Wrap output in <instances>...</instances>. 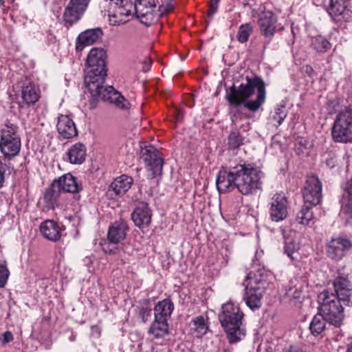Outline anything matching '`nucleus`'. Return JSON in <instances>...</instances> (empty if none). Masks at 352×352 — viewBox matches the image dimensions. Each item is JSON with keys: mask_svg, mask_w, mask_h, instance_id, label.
<instances>
[{"mask_svg": "<svg viewBox=\"0 0 352 352\" xmlns=\"http://www.w3.org/2000/svg\"><path fill=\"white\" fill-rule=\"evenodd\" d=\"M140 122H141V121H138L137 120V122L135 123V125H140Z\"/></svg>", "mask_w": 352, "mask_h": 352, "instance_id": "55", "label": "nucleus"}, {"mask_svg": "<svg viewBox=\"0 0 352 352\" xmlns=\"http://www.w3.org/2000/svg\"><path fill=\"white\" fill-rule=\"evenodd\" d=\"M66 1L67 0H54V3L58 6V8H60Z\"/></svg>", "mask_w": 352, "mask_h": 352, "instance_id": "49", "label": "nucleus"}, {"mask_svg": "<svg viewBox=\"0 0 352 352\" xmlns=\"http://www.w3.org/2000/svg\"><path fill=\"white\" fill-rule=\"evenodd\" d=\"M302 192L305 204H309L310 206L318 205L322 199L321 182L315 175L307 176Z\"/></svg>", "mask_w": 352, "mask_h": 352, "instance_id": "13", "label": "nucleus"}, {"mask_svg": "<svg viewBox=\"0 0 352 352\" xmlns=\"http://www.w3.org/2000/svg\"><path fill=\"white\" fill-rule=\"evenodd\" d=\"M332 137L336 142H352V107H345L338 113L332 128Z\"/></svg>", "mask_w": 352, "mask_h": 352, "instance_id": "7", "label": "nucleus"}, {"mask_svg": "<svg viewBox=\"0 0 352 352\" xmlns=\"http://www.w3.org/2000/svg\"><path fill=\"white\" fill-rule=\"evenodd\" d=\"M18 129L16 124L7 122L0 130V151L3 154L1 159L6 162H10L20 153L21 142Z\"/></svg>", "mask_w": 352, "mask_h": 352, "instance_id": "6", "label": "nucleus"}, {"mask_svg": "<svg viewBox=\"0 0 352 352\" xmlns=\"http://www.w3.org/2000/svg\"><path fill=\"white\" fill-rule=\"evenodd\" d=\"M127 229L128 228L125 222H115L109 229L108 240L113 243H120L125 238Z\"/></svg>", "mask_w": 352, "mask_h": 352, "instance_id": "31", "label": "nucleus"}, {"mask_svg": "<svg viewBox=\"0 0 352 352\" xmlns=\"http://www.w3.org/2000/svg\"><path fill=\"white\" fill-rule=\"evenodd\" d=\"M260 32L267 41L264 43L263 49H265L272 41L276 32L281 31L284 28L278 23L276 15L270 10L264 11L258 19Z\"/></svg>", "mask_w": 352, "mask_h": 352, "instance_id": "11", "label": "nucleus"}, {"mask_svg": "<svg viewBox=\"0 0 352 352\" xmlns=\"http://www.w3.org/2000/svg\"><path fill=\"white\" fill-rule=\"evenodd\" d=\"M334 294L344 305L352 304V283L346 275L338 272V276L333 281Z\"/></svg>", "mask_w": 352, "mask_h": 352, "instance_id": "16", "label": "nucleus"}, {"mask_svg": "<svg viewBox=\"0 0 352 352\" xmlns=\"http://www.w3.org/2000/svg\"><path fill=\"white\" fill-rule=\"evenodd\" d=\"M326 164L330 168H333L336 164V160L334 157H330L326 159Z\"/></svg>", "mask_w": 352, "mask_h": 352, "instance_id": "48", "label": "nucleus"}, {"mask_svg": "<svg viewBox=\"0 0 352 352\" xmlns=\"http://www.w3.org/2000/svg\"><path fill=\"white\" fill-rule=\"evenodd\" d=\"M191 330L196 333L198 337H201L207 333L208 325L204 316H199L192 320Z\"/></svg>", "mask_w": 352, "mask_h": 352, "instance_id": "35", "label": "nucleus"}, {"mask_svg": "<svg viewBox=\"0 0 352 352\" xmlns=\"http://www.w3.org/2000/svg\"><path fill=\"white\" fill-rule=\"evenodd\" d=\"M352 247L351 241L344 237L332 239L327 245L328 256L335 261L341 260Z\"/></svg>", "mask_w": 352, "mask_h": 352, "instance_id": "17", "label": "nucleus"}, {"mask_svg": "<svg viewBox=\"0 0 352 352\" xmlns=\"http://www.w3.org/2000/svg\"><path fill=\"white\" fill-rule=\"evenodd\" d=\"M152 64L153 60L148 52L135 55L133 58V75L135 74L137 80L145 82L144 75L150 70Z\"/></svg>", "mask_w": 352, "mask_h": 352, "instance_id": "21", "label": "nucleus"}, {"mask_svg": "<svg viewBox=\"0 0 352 352\" xmlns=\"http://www.w3.org/2000/svg\"><path fill=\"white\" fill-rule=\"evenodd\" d=\"M103 31L100 28L87 29L82 32L76 40V50L81 52L85 46L93 45L103 36Z\"/></svg>", "mask_w": 352, "mask_h": 352, "instance_id": "20", "label": "nucleus"}, {"mask_svg": "<svg viewBox=\"0 0 352 352\" xmlns=\"http://www.w3.org/2000/svg\"><path fill=\"white\" fill-rule=\"evenodd\" d=\"M264 173L254 164L238 163L222 167L216 178V186L220 193L234 189L243 195L255 194L261 190Z\"/></svg>", "mask_w": 352, "mask_h": 352, "instance_id": "1", "label": "nucleus"}, {"mask_svg": "<svg viewBox=\"0 0 352 352\" xmlns=\"http://www.w3.org/2000/svg\"><path fill=\"white\" fill-rule=\"evenodd\" d=\"M132 3L128 0H117L109 10V21L111 25H120L129 21Z\"/></svg>", "mask_w": 352, "mask_h": 352, "instance_id": "14", "label": "nucleus"}, {"mask_svg": "<svg viewBox=\"0 0 352 352\" xmlns=\"http://www.w3.org/2000/svg\"><path fill=\"white\" fill-rule=\"evenodd\" d=\"M243 285L245 290L243 299L247 306L252 311L259 309L262 304L264 283L261 280L252 277L250 272L247 275Z\"/></svg>", "mask_w": 352, "mask_h": 352, "instance_id": "9", "label": "nucleus"}, {"mask_svg": "<svg viewBox=\"0 0 352 352\" xmlns=\"http://www.w3.org/2000/svg\"><path fill=\"white\" fill-rule=\"evenodd\" d=\"M223 352H232V349L228 348L225 349Z\"/></svg>", "mask_w": 352, "mask_h": 352, "instance_id": "52", "label": "nucleus"}, {"mask_svg": "<svg viewBox=\"0 0 352 352\" xmlns=\"http://www.w3.org/2000/svg\"><path fill=\"white\" fill-rule=\"evenodd\" d=\"M220 0H210L208 16L211 19L217 12Z\"/></svg>", "mask_w": 352, "mask_h": 352, "instance_id": "45", "label": "nucleus"}, {"mask_svg": "<svg viewBox=\"0 0 352 352\" xmlns=\"http://www.w3.org/2000/svg\"><path fill=\"white\" fill-rule=\"evenodd\" d=\"M244 137L237 131L230 132L228 138V146L230 149L238 148L244 143Z\"/></svg>", "mask_w": 352, "mask_h": 352, "instance_id": "39", "label": "nucleus"}, {"mask_svg": "<svg viewBox=\"0 0 352 352\" xmlns=\"http://www.w3.org/2000/svg\"><path fill=\"white\" fill-rule=\"evenodd\" d=\"M107 69H87L85 83L91 98L89 100L90 109H94L99 100L107 101L121 109L130 107V102L113 86L104 87L107 76Z\"/></svg>", "mask_w": 352, "mask_h": 352, "instance_id": "3", "label": "nucleus"}, {"mask_svg": "<svg viewBox=\"0 0 352 352\" xmlns=\"http://www.w3.org/2000/svg\"><path fill=\"white\" fill-rule=\"evenodd\" d=\"M286 116H287V113L285 111V106L281 105V106L277 107L275 109L274 115L273 116V120L276 121V122L278 124L277 126H280L284 121Z\"/></svg>", "mask_w": 352, "mask_h": 352, "instance_id": "42", "label": "nucleus"}, {"mask_svg": "<svg viewBox=\"0 0 352 352\" xmlns=\"http://www.w3.org/2000/svg\"><path fill=\"white\" fill-rule=\"evenodd\" d=\"M294 297H295V298H298V297H299V296H298V295H295V296H294Z\"/></svg>", "mask_w": 352, "mask_h": 352, "instance_id": "56", "label": "nucleus"}, {"mask_svg": "<svg viewBox=\"0 0 352 352\" xmlns=\"http://www.w3.org/2000/svg\"><path fill=\"white\" fill-rule=\"evenodd\" d=\"M56 128L60 135L64 139H70L78 135L74 122L66 115L58 116Z\"/></svg>", "mask_w": 352, "mask_h": 352, "instance_id": "25", "label": "nucleus"}, {"mask_svg": "<svg viewBox=\"0 0 352 352\" xmlns=\"http://www.w3.org/2000/svg\"><path fill=\"white\" fill-rule=\"evenodd\" d=\"M265 84L259 76L246 77V83L239 87L233 85L227 91L226 99L230 107V113L232 122H237L243 116V107L255 112L265 101Z\"/></svg>", "mask_w": 352, "mask_h": 352, "instance_id": "2", "label": "nucleus"}, {"mask_svg": "<svg viewBox=\"0 0 352 352\" xmlns=\"http://www.w3.org/2000/svg\"><path fill=\"white\" fill-rule=\"evenodd\" d=\"M327 321L324 317L318 313L315 315L310 322L309 329L311 333L314 336H318L322 333L325 329V324Z\"/></svg>", "mask_w": 352, "mask_h": 352, "instance_id": "34", "label": "nucleus"}, {"mask_svg": "<svg viewBox=\"0 0 352 352\" xmlns=\"http://www.w3.org/2000/svg\"><path fill=\"white\" fill-rule=\"evenodd\" d=\"M60 193V188H57V184L53 181L43 193V202L47 209L53 210L55 208Z\"/></svg>", "mask_w": 352, "mask_h": 352, "instance_id": "28", "label": "nucleus"}, {"mask_svg": "<svg viewBox=\"0 0 352 352\" xmlns=\"http://www.w3.org/2000/svg\"><path fill=\"white\" fill-rule=\"evenodd\" d=\"M4 3V0H0V7Z\"/></svg>", "mask_w": 352, "mask_h": 352, "instance_id": "53", "label": "nucleus"}, {"mask_svg": "<svg viewBox=\"0 0 352 352\" xmlns=\"http://www.w3.org/2000/svg\"><path fill=\"white\" fill-rule=\"evenodd\" d=\"M53 181L57 184V188H60L61 192L73 193L75 199H80L78 192L82 190V186L71 173L65 174Z\"/></svg>", "mask_w": 352, "mask_h": 352, "instance_id": "19", "label": "nucleus"}, {"mask_svg": "<svg viewBox=\"0 0 352 352\" xmlns=\"http://www.w3.org/2000/svg\"><path fill=\"white\" fill-rule=\"evenodd\" d=\"M140 160L144 162L146 165L148 177L151 179L158 177L162 175L164 160L160 151L152 145H146L145 142H140Z\"/></svg>", "mask_w": 352, "mask_h": 352, "instance_id": "8", "label": "nucleus"}, {"mask_svg": "<svg viewBox=\"0 0 352 352\" xmlns=\"http://www.w3.org/2000/svg\"><path fill=\"white\" fill-rule=\"evenodd\" d=\"M10 272L5 263L0 262V288L4 287L7 283Z\"/></svg>", "mask_w": 352, "mask_h": 352, "instance_id": "43", "label": "nucleus"}, {"mask_svg": "<svg viewBox=\"0 0 352 352\" xmlns=\"http://www.w3.org/2000/svg\"><path fill=\"white\" fill-rule=\"evenodd\" d=\"M318 311L326 319L327 322L336 327H340L343 321L344 308L334 293L328 291L322 292L318 297Z\"/></svg>", "mask_w": 352, "mask_h": 352, "instance_id": "5", "label": "nucleus"}, {"mask_svg": "<svg viewBox=\"0 0 352 352\" xmlns=\"http://www.w3.org/2000/svg\"><path fill=\"white\" fill-rule=\"evenodd\" d=\"M132 184V178L126 175H122L116 179L111 184V188L116 195L125 193Z\"/></svg>", "mask_w": 352, "mask_h": 352, "instance_id": "33", "label": "nucleus"}, {"mask_svg": "<svg viewBox=\"0 0 352 352\" xmlns=\"http://www.w3.org/2000/svg\"><path fill=\"white\" fill-rule=\"evenodd\" d=\"M139 317L142 322H146L151 315V308L150 302L148 300H144L140 302V306L138 307L136 310Z\"/></svg>", "mask_w": 352, "mask_h": 352, "instance_id": "41", "label": "nucleus"}, {"mask_svg": "<svg viewBox=\"0 0 352 352\" xmlns=\"http://www.w3.org/2000/svg\"><path fill=\"white\" fill-rule=\"evenodd\" d=\"M340 204V214L344 216L348 223H352V179L345 184Z\"/></svg>", "mask_w": 352, "mask_h": 352, "instance_id": "24", "label": "nucleus"}, {"mask_svg": "<svg viewBox=\"0 0 352 352\" xmlns=\"http://www.w3.org/2000/svg\"><path fill=\"white\" fill-rule=\"evenodd\" d=\"M148 333L153 338H163L169 333V325L168 321L155 319L148 329Z\"/></svg>", "mask_w": 352, "mask_h": 352, "instance_id": "32", "label": "nucleus"}, {"mask_svg": "<svg viewBox=\"0 0 352 352\" xmlns=\"http://www.w3.org/2000/svg\"><path fill=\"white\" fill-rule=\"evenodd\" d=\"M346 352H352V342L347 345Z\"/></svg>", "mask_w": 352, "mask_h": 352, "instance_id": "50", "label": "nucleus"}, {"mask_svg": "<svg viewBox=\"0 0 352 352\" xmlns=\"http://www.w3.org/2000/svg\"><path fill=\"white\" fill-rule=\"evenodd\" d=\"M173 309L174 305L170 299H164L158 302L154 308L155 319L168 321Z\"/></svg>", "mask_w": 352, "mask_h": 352, "instance_id": "29", "label": "nucleus"}, {"mask_svg": "<svg viewBox=\"0 0 352 352\" xmlns=\"http://www.w3.org/2000/svg\"><path fill=\"white\" fill-rule=\"evenodd\" d=\"M287 199L283 192L276 193L270 202L269 214L272 221L278 222L287 216Z\"/></svg>", "mask_w": 352, "mask_h": 352, "instance_id": "15", "label": "nucleus"}, {"mask_svg": "<svg viewBox=\"0 0 352 352\" xmlns=\"http://www.w3.org/2000/svg\"><path fill=\"white\" fill-rule=\"evenodd\" d=\"M75 339H76V338H75V336H74V335H72V336H70V338H69V340H70L71 341H74V340H75Z\"/></svg>", "mask_w": 352, "mask_h": 352, "instance_id": "51", "label": "nucleus"}, {"mask_svg": "<svg viewBox=\"0 0 352 352\" xmlns=\"http://www.w3.org/2000/svg\"><path fill=\"white\" fill-rule=\"evenodd\" d=\"M21 95L23 102L28 105L34 104L41 98V91L30 79L25 78L21 86Z\"/></svg>", "mask_w": 352, "mask_h": 352, "instance_id": "22", "label": "nucleus"}, {"mask_svg": "<svg viewBox=\"0 0 352 352\" xmlns=\"http://www.w3.org/2000/svg\"><path fill=\"white\" fill-rule=\"evenodd\" d=\"M311 207L305 204L301 210L298 212L296 221L302 225H308L314 218V214L311 211Z\"/></svg>", "mask_w": 352, "mask_h": 352, "instance_id": "36", "label": "nucleus"}, {"mask_svg": "<svg viewBox=\"0 0 352 352\" xmlns=\"http://www.w3.org/2000/svg\"><path fill=\"white\" fill-rule=\"evenodd\" d=\"M311 45L314 50L318 52H325L331 47L329 41L322 36L314 37L311 41Z\"/></svg>", "mask_w": 352, "mask_h": 352, "instance_id": "38", "label": "nucleus"}, {"mask_svg": "<svg viewBox=\"0 0 352 352\" xmlns=\"http://www.w3.org/2000/svg\"><path fill=\"white\" fill-rule=\"evenodd\" d=\"M91 0H70L63 15L64 26L69 29L79 21L85 12Z\"/></svg>", "mask_w": 352, "mask_h": 352, "instance_id": "12", "label": "nucleus"}, {"mask_svg": "<svg viewBox=\"0 0 352 352\" xmlns=\"http://www.w3.org/2000/svg\"><path fill=\"white\" fill-rule=\"evenodd\" d=\"M151 214L146 203H140L133 210V223L140 229L143 230L151 223Z\"/></svg>", "mask_w": 352, "mask_h": 352, "instance_id": "26", "label": "nucleus"}, {"mask_svg": "<svg viewBox=\"0 0 352 352\" xmlns=\"http://www.w3.org/2000/svg\"><path fill=\"white\" fill-rule=\"evenodd\" d=\"M13 340V335L10 331H6L3 333V342L4 343H8L11 342Z\"/></svg>", "mask_w": 352, "mask_h": 352, "instance_id": "47", "label": "nucleus"}, {"mask_svg": "<svg viewBox=\"0 0 352 352\" xmlns=\"http://www.w3.org/2000/svg\"><path fill=\"white\" fill-rule=\"evenodd\" d=\"M87 69H107V53L102 48L91 49L86 59Z\"/></svg>", "mask_w": 352, "mask_h": 352, "instance_id": "23", "label": "nucleus"}, {"mask_svg": "<svg viewBox=\"0 0 352 352\" xmlns=\"http://www.w3.org/2000/svg\"><path fill=\"white\" fill-rule=\"evenodd\" d=\"M327 12L335 21H348L351 11L347 0H329Z\"/></svg>", "mask_w": 352, "mask_h": 352, "instance_id": "18", "label": "nucleus"}, {"mask_svg": "<svg viewBox=\"0 0 352 352\" xmlns=\"http://www.w3.org/2000/svg\"><path fill=\"white\" fill-rule=\"evenodd\" d=\"M171 9H172V8H168V9H166V10H164V12H169Z\"/></svg>", "mask_w": 352, "mask_h": 352, "instance_id": "54", "label": "nucleus"}, {"mask_svg": "<svg viewBox=\"0 0 352 352\" xmlns=\"http://www.w3.org/2000/svg\"><path fill=\"white\" fill-rule=\"evenodd\" d=\"M253 31V27L250 23L242 24L239 29L237 32L236 38L237 40L244 43L248 41V38Z\"/></svg>", "mask_w": 352, "mask_h": 352, "instance_id": "40", "label": "nucleus"}, {"mask_svg": "<svg viewBox=\"0 0 352 352\" xmlns=\"http://www.w3.org/2000/svg\"><path fill=\"white\" fill-rule=\"evenodd\" d=\"M284 352H303L301 346L298 345H291L289 347L284 351Z\"/></svg>", "mask_w": 352, "mask_h": 352, "instance_id": "46", "label": "nucleus"}, {"mask_svg": "<svg viewBox=\"0 0 352 352\" xmlns=\"http://www.w3.org/2000/svg\"><path fill=\"white\" fill-rule=\"evenodd\" d=\"M118 243H113L108 240V241H104V243H101V246L102 248V250L105 253L108 254H114L118 250L117 248Z\"/></svg>", "mask_w": 352, "mask_h": 352, "instance_id": "44", "label": "nucleus"}, {"mask_svg": "<svg viewBox=\"0 0 352 352\" xmlns=\"http://www.w3.org/2000/svg\"><path fill=\"white\" fill-rule=\"evenodd\" d=\"M243 316L239 306L233 302L222 305L218 318L231 344L239 342L245 336V330L241 327Z\"/></svg>", "mask_w": 352, "mask_h": 352, "instance_id": "4", "label": "nucleus"}, {"mask_svg": "<svg viewBox=\"0 0 352 352\" xmlns=\"http://www.w3.org/2000/svg\"><path fill=\"white\" fill-rule=\"evenodd\" d=\"M298 250V244H297L292 238L285 236L284 252L287 254V256L292 260L296 259L297 258L295 254H296Z\"/></svg>", "mask_w": 352, "mask_h": 352, "instance_id": "37", "label": "nucleus"}, {"mask_svg": "<svg viewBox=\"0 0 352 352\" xmlns=\"http://www.w3.org/2000/svg\"><path fill=\"white\" fill-rule=\"evenodd\" d=\"M157 6L155 0H135L133 3L135 9V18L146 27H149L157 21L159 18L164 14V12L161 11V6H160V13L155 11Z\"/></svg>", "mask_w": 352, "mask_h": 352, "instance_id": "10", "label": "nucleus"}, {"mask_svg": "<svg viewBox=\"0 0 352 352\" xmlns=\"http://www.w3.org/2000/svg\"><path fill=\"white\" fill-rule=\"evenodd\" d=\"M67 156L71 164H82L85 161L87 148L82 143H76L68 148Z\"/></svg>", "mask_w": 352, "mask_h": 352, "instance_id": "27", "label": "nucleus"}, {"mask_svg": "<svg viewBox=\"0 0 352 352\" xmlns=\"http://www.w3.org/2000/svg\"><path fill=\"white\" fill-rule=\"evenodd\" d=\"M40 230L43 236L48 240L56 241L60 237V228L53 220H46L40 226Z\"/></svg>", "mask_w": 352, "mask_h": 352, "instance_id": "30", "label": "nucleus"}]
</instances>
